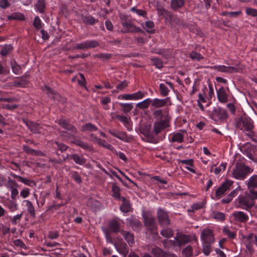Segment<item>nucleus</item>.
Returning a JSON list of instances; mask_svg holds the SVG:
<instances>
[{
    "mask_svg": "<svg viewBox=\"0 0 257 257\" xmlns=\"http://www.w3.org/2000/svg\"><path fill=\"white\" fill-rule=\"evenodd\" d=\"M87 49L94 48L99 46V43L96 40H92L85 41Z\"/></svg>",
    "mask_w": 257,
    "mask_h": 257,
    "instance_id": "obj_51",
    "label": "nucleus"
},
{
    "mask_svg": "<svg viewBox=\"0 0 257 257\" xmlns=\"http://www.w3.org/2000/svg\"><path fill=\"white\" fill-rule=\"evenodd\" d=\"M233 181L226 180L216 191L215 195L218 198H220L227 190L230 189L233 184Z\"/></svg>",
    "mask_w": 257,
    "mask_h": 257,
    "instance_id": "obj_14",
    "label": "nucleus"
},
{
    "mask_svg": "<svg viewBox=\"0 0 257 257\" xmlns=\"http://www.w3.org/2000/svg\"><path fill=\"white\" fill-rule=\"evenodd\" d=\"M22 121L32 133L35 134L42 133V128L38 123L26 118H23Z\"/></svg>",
    "mask_w": 257,
    "mask_h": 257,
    "instance_id": "obj_12",
    "label": "nucleus"
},
{
    "mask_svg": "<svg viewBox=\"0 0 257 257\" xmlns=\"http://www.w3.org/2000/svg\"><path fill=\"white\" fill-rule=\"evenodd\" d=\"M45 90L46 91L48 96L54 100L60 102L62 98L59 94L54 91L50 87L46 86L45 87Z\"/></svg>",
    "mask_w": 257,
    "mask_h": 257,
    "instance_id": "obj_21",
    "label": "nucleus"
},
{
    "mask_svg": "<svg viewBox=\"0 0 257 257\" xmlns=\"http://www.w3.org/2000/svg\"><path fill=\"white\" fill-rule=\"evenodd\" d=\"M119 104L122 107V110L124 113L129 112L133 108L132 103H120Z\"/></svg>",
    "mask_w": 257,
    "mask_h": 257,
    "instance_id": "obj_50",
    "label": "nucleus"
},
{
    "mask_svg": "<svg viewBox=\"0 0 257 257\" xmlns=\"http://www.w3.org/2000/svg\"><path fill=\"white\" fill-rule=\"evenodd\" d=\"M161 234L166 238H170L173 236L174 232L170 228H166L161 230Z\"/></svg>",
    "mask_w": 257,
    "mask_h": 257,
    "instance_id": "obj_36",
    "label": "nucleus"
},
{
    "mask_svg": "<svg viewBox=\"0 0 257 257\" xmlns=\"http://www.w3.org/2000/svg\"><path fill=\"white\" fill-rule=\"evenodd\" d=\"M185 3V0H171V6L172 8L176 10L182 8Z\"/></svg>",
    "mask_w": 257,
    "mask_h": 257,
    "instance_id": "obj_31",
    "label": "nucleus"
},
{
    "mask_svg": "<svg viewBox=\"0 0 257 257\" xmlns=\"http://www.w3.org/2000/svg\"><path fill=\"white\" fill-rule=\"evenodd\" d=\"M35 6L36 9L40 13H44L46 6L45 0H38Z\"/></svg>",
    "mask_w": 257,
    "mask_h": 257,
    "instance_id": "obj_37",
    "label": "nucleus"
},
{
    "mask_svg": "<svg viewBox=\"0 0 257 257\" xmlns=\"http://www.w3.org/2000/svg\"><path fill=\"white\" fill-rule=\"evenodd\" d=\"M13 49V47L11 45H5L1 50V55L6 56L10 54Z\"/></svg>",
    "mask_w": 257,
    "mask_h": 257,
    "instance_id": "obj_41",
    "label": "nucleus"
},
{
    "mask_svg": "<svg viewBox=\"0 0 257 257\" xmlns=\"http://www.w3.org/2000/svg\"><path fill=\"white\" fill-rule=\"evenodd\" d=\"M193 249L191 246L188 245L184 249L183 253L186 257H191L192 255Z\"/></svg>",
    "mask_w": 257,
    "mask_h": 257,
    "instance_id": "obj_55",
    "label": "nucleus"
},
{
    "mask_svg": "<svg viewBox=\"0 0 257 257\" xmlns=\"http://www.w3.org/2000/svg\"><path fill=\"white\" fill-rule=\"evenodd\" d=\"M116 118L122 122L125 125L128 124V121L126 116L124 115H116Z\"/></svg>",
    "mask_w": 257,
    "mask_h": 257,
    "instance_id": "obj_64",
    "label": "nucleus"
},
{
    "mask_svg": "<svg viewBox=\"0 0 257 257\" xmlns=\"http://www.w3.org/2000/svg\"><path fill=\"white\" fill-rule=\"evenodd\" d=\"M30 194V190L28 188H25L23 189L20 192V196L23 198L28 197Z\"/></svg>",
    "mask_w": 257,
    "mask_h": 257,
    "instance_id": "obj_61",
    "label": "nucleus"
},
{
    "mask_svg": "<svg viewBox=\"0 0 257 257\" xmlns=\"http://www.w3.org/2000/svg\"><path fill=\"white\" fill-rule=\"evenodd\" d=\"M147 93L141 91H139L136 93H133L134 100L140 99L144 97Z\"/></svg>",
    "mask_w": 257,
    "mask_h": 257,
    "instance_id": "obj_58",
    "label": "nucleus"
},
{
    "mask_svg": "<svg viewBox=\"0 0 257 257\" xmlns=\"http://www.w3.org/2000/svg\"><path fill=\"white\" fill-rule=\"evenodd\" d=\"M201 239L203 241V243H212L215 240V238L212 230L209 228L204 229L201 233Z\"/></svg>",
    "mask_w": 257,
    "mask_h": 257,
    "instance_id": "obj_11",
    "label": "nucleus"
},
{
    "mask_svg": "<svg viewBox=\"0 0 257 257\" xmlns=\"http://www.w3.org/2000/svg\"><path fill=\"white\" fill-rule=\"evenodd\" d=\"M11 66L13 72L16 74H20L22 73V69L20 65L15 62L11 63Z\"/></svg>",
    "mask_w": 257,
    "mask_h": 257,
    "instance_id": "obj_52",
    "label": "nucleus"
},
{
    "mask_svg": "<svg viewBox=\"0 0 257 257\" xmlns=\"http://www.w3.org/2000/svg\"><path fill=\"white\" fill-rule=\"evenodd\" d=\"M211 243H203V251L205 255H208L211 251Z\"/></svg>",
    "mask_w": 257,
    "mask_h": 257,
    "instance_id": "obj_56",
    "label": "nucleus"
},
{
    "mask_svg": "<svg viewBox=\"0 0 257 257\" xmlns=\"http://www.w3.org/2000/svg\"><path fill=\"white\" fill-rule=\"evenodd\" d=\"M154 27V24L153 22L151 21H148L145 23V27L144 28L146 30L147 32L149 33H153L154 31L152 29Z\"/></svg>",
    "mask_w": 257,
    "mask_h": 257,
    "instance_id": "obj_46",
    "label": "nucleus"
},
{
    "mask_svg": "<svg viewBox=\"0 0 257 257\" xmlns=\"http://www.w3.org/2000/svg\"><path fill=\"white\" fill-rule=\"evenodd\" d=\"M212 68L219 72L228 73H235L238 71V69L236 67L224 65H215Z\"/></svg>",
    "mask_w": 257,
    "mask_h": 257,
    "instance_id": "obj_16",
    "label": "nucleus"
},
{
    "mask_svg": "<svg viewBox=\"0 0 257 257\" xmlns=\"http://www.w3.org/2000/svg\"><path fill=\"white\" fill-rule=\"evenodd\" d=\"M7 187L12 190L13 188H18V184L15 180L10 179L7 182Z\"/></svg>",
    "mask_w": 257,
    "mask_h": 257,
    "instance_id": "obj_60",
    "label": "nucleus"
},
{
    "mask_svg": "<svg viewBox=\"0 0 257 257\" xmlns=\"http://www.w3.org/2000/svg\"><path fill=\"white\" fill-rule=\"evenodd\" d=\"M204 206V203L203 202H197L192 205V209L193 211L197 210L202 208Z\"/></svg>",
    "mask_w": 257,
    "mask_h": 257,
    "instance_id": "obj_63",
    "label": "nucleus"
},
{
    "mask_svg": "<svg viewBox=\"0 0 257 257\" xmlns=\"http://www.w3.org/2000/svg\"><path fill=\"white\" fill-rule=\"evenodd\" d=\"M59 124L63 128L70 131V133L68 134L67 132L62 131L60 132L62 136L68 137L69 138L73 137L74 135L77 133L76 128L72 125L69 122L65 119H60L58 121Z\"/></svg>",
    "mask_w": 257,
    "mask_h": 257,
    "instance_id": "obj_6",
    "label": "nucleus"
},
{
    "mask_svg": "<svg viewBox=\"0 0 257 257\" xmlns=\"http://www.w3.org/2000/svg\"><path fill=\"white\" fill-rule=\"evenodd\" d=\"M222 231L225 235H227L230 238H233L235 236L236 233L233 229L231 228L228 226H224L223 228Z\"/></svg>",
    "mask_w": 257,
    "mask_h": 257,
    "instance_id": "obj_32",
    "label": "nucleus"
},
{
    "mask_svg": "<svg viewBox=\"0 0 257 257\" xmlns=\"http://www.w3.org/2000/svg\"><path fill=\"white\" fill-rule=\"evenodd\" d=\"M159 88L160 93L163 96H166L168 95L170 91L165 84L161 83L159 85Z\"/></svg>",
    "mask_w": 257,
    "mask_h": 257,
    "instance_id": "obj_49",
    "label": "nucleus"
},
{
    "mask_svg": "<svg viewBox=\"0 0 257 257\" xmlns=\"http://www.w3.org/2000/svg\"><path fill=\"white\" fill-rule=\"evenodd\" d=\"M169 101V98L166 97L164 99L154 98L152 100L151 110L161 109V108L166 106Z\"/></svg>",
    "mask_w": 257,
    "mask_h": 257,
    "instance_id": "obj_13",
    "label": "nucleus"
},
{
    "mask_svg": "<svg viewBox=\"0 0 257 257\" xmlns=\"http://www.w3.org/2000/svg\"><path fill=\"white\" fill-rule=\"evenodd\" d=\"M97 130V127L91 123H87L82 126V132H94Z\"/></svg>",
    "mask_w": 257,
    "mask_h": 257,
    "instance_id": "obj_38",
    "label": "nucleus"
},
{
    "mask_svg": "<svg viewBox=\"0 0 257 257\" xmlns=\"http://www.w3.org/2000/svg\"><path fill=\"white\" fill-rule=\"evenodd\" d=\"M24 202L26 203V206L27 207V210L28 212L30 213L31 216L33 217H35V209L34 206H33L32 203L29 200H25Z\"/></svg>",
    "mask_w": 257,
    "mask_h": 257,
    "instance_id": "obj_29",
    "label": "nucleus"
},
{
    "mask_svg": "<svg viewBox=\"0 0 257 257\" xmlns=\"http://www.w3.org/2000/svg\"><path fill=\"white\" fill-rule=\"evenodd\" d=\"M189 57L194 60L200 61L203 59V56L196 51H192L189 54Z\"/></svg>",
    "mask_w": 257,
    "mask_h": 257,
    "instance_id": "obj_44",
    "label": "nucleus"
},
{
    "mask_svg": "<svg viewBox=\"0 0 257 257\" xmlns=\"http://www.w3.org/2000/svg\"><path fill=\"white\" fill-rule=\"evenodd\" d=\"M235 126L243 131L250 132L253 128V121L248 117L241 116L236 119Z\"/></svg>",
    "mask_w": 257,
    "mask_h": 257,
    "instance_id": "obj_3",
    "label": "nucleus"
},
{
    "mask_svg": "<svg viewBox=\"0 0 257 257\" xmlns=\"http://www.w3.org/2000/svg\"><path fill=\"white\" fill-rule=\"evenodd\" d=\"M253 172V169L241 163H236L232 170L233 177L238 180L244 179L248 173Z\"/></svg>",
    "mask_w": 257,
    "mask_h": 257,
    "instance_id": "obj_2",
    "label": "nucleus"
},
{
    "mask_svg": "<svg viewBox=\"0 0 257 257\" xmlns=\"http://www.w3.org/2000/svg\"><path fill=\"white\" fill-rule=\"evenodd\" d=\"M213 218L219 220H224L225 219V215L224 213L220 212H214L213 214Z\"/></svg>",
    "mask_w": 257,
    "mask_h": 257,
    "instance_id": "obj_62",
    "label": "nucleus"
},
{
    "mask_svg": "<svg viewBox=\"0 0 257 257\" xmlns=\"http://www.w3.org/2000/svg\"><path fill=\"white\" fill-rule=\"evenodd\" d=\"M23 148L25 152L28 154L37 156H42L43 155V153L41 151L32 149L27 145H24Z\"/></svg>",
    "mask_w": 257,
    "mask_h": 257,
    "instance_id": "obj_33",
    "label": "nucleus"
},
{
    "mask_svg": "<svg viewBox=\"0 0 257 257\" xmlns=\"http://www.w3.org/2000/svg\"><path fill=\"white\" fill-rule=\"evenodd\" d=\"M3 203L5 206L8 207L12 212L18 209V204L15 200L8 198L4 199Z\"/></svg>",
    "mask_w": 257,
    "mask_h": 257,
    "instance_id": "obj_22",
    "label": "nucleus"
},
{
    "mask_svg": "<svg viewBox=\"0 0 257 257\" xmlns=\"http://www.w3.org/2000/svg\"><path fill=\"white\" fill-rule=\"evenodd\" d=\"M14 177L19 179V180L24 184L30 187H33L36 186V183L33 180H30L19 175H14Z\"/></svg>",
    "mask_w": 257,
    "mask_h": 257,
    "instance_id": "obj_27",
    "label": "nucleus"
},
{
    "mask_svg": "<svg viewBox=\"0 0 257 257\" xmlns=\"http://www.w3.org/2000/svg\"><path fill=\"white\" fill-rule=\"evenodd\" d=\"M255 199H257V192H245L244 194L238 197V207L249 210L254 205Z\"/></svg>",
    "mask_w": 257,
    "mask_h": 257,
    "instance_id": "obj_1",
    "label": "nucleus"
},
{
    "mask_svg": "<svg viewBox=\"0 0 257 257\" xmlns=\"http://www.w3.org/2000/svg\"><path fill=\"white\" fill-rule=\"evenodd\" d=\"M70 159L73 160L75 163L83 165L86 162V159L83 157L82 155H79L76 154H74L70 156Z\"/></svg>",
    "mask_w": 257,
    "mask_h": 257,
    "instance_id": "obj_26",
    "label": "nucleus"
},
{
    "mask_svg": "<svg viewBox=\"0 0 257 257\" xmlns=\"http://www.w3.org/2000/svg\"><path fill=\"white\" fill-rule=\"evenodd\" d=\"M245 13L248 16L253 17L257 16V10L255 9L247 7L245 9Z\"/></svg>",
    "mask_w": 257,
    "mask_h": 257,
    "instance_id": "obj_57",
    "label": "nucleus"
},
{
    "mask_svg": "<svg viewBox=\"0 0 257 257\" xmlns=\"http://www.w3.org/2000/svg\"><path fill=\"white\" fill-rule=\"evenodd\" d=\"M121 199L122 204L120 206V210L124 213L128 212L131 210V205L129 201L123 197Z\"/></svg>",
    "mask_w": 257,
    "mask_h": 257,
    "instance_id": "obj_28",
    "label": "nucleus"
},
{
    "mask_svg": "<svg viewBox=\"0 0 257 257\" xmlns=\"http://www.w3.org/2000/svg\"><path fill=\"white\" fill-rule=\"evenodd\" d=\"M169 121L166 120H159L154 122L153 125V132L156 135H158L165 128L169 126Z\"/></svg>",
    "mask_w": 257,
    "mask_h": 257,
    "instance_id": "obj_10",
    "label": "nucleus"
},
{
    "mask_svg": "<svg viewBox=\"0 0 257 257\" xmlns=\"http://www.w3.org/2000/svg\"><path fill=\"white\" fill-rule=\"evenodd\" d=\"M109 228L114 232L120 231V224L115 220H112L108 224Z\"/></svg>",
    "mask_w": 257,
    "mask_h": 257,
    "instance_id": "obj_35",
    "label": "nucleus"
},
{
    "mask_svg": "<svg viewBox=\"0 0 257 257\" xmlns=\"http://www.w3.org/2000/svg\"><path fill=\"white\" fill-rule=\"evenodd\" d=\"M157 215L159 223L161 226L165 227L170 224L168 215L163 209L161 208L158 209Z\"/></svg>",
    "mask_w": 257,
    "mask_h": 257,
    "instance_id": "obj_15",
    "label": "nucleus"
},
{
    "mask_svg": "<svg viewBox=\"0 0 257 257\" xmlns=\"http://www.w3.org/2000/svg\"><path fill=\"white\" fill-rule=\"evenodd\" d=\"M217 95L218 101L222 103H225L228 101V95L225 88L221 86L217 90Z\"/></svg>",
    "mask_w": 257,
    "mask_h": 257,
    "instance_id": "obj_19",
    "label": "nucleus"
},
{
    "mask_svg": "<svg viewBox=\"0 0 257 257\" xmlns=\"http://www.w3.org/2000/svg\"><path fill=\"white\" fill-rule=\"evenodd\" d=\"M175 239L176 241V245L178 246L184 245L190 241V236L185 234H177Z\"/></svg>",
    "mask_w": 257,
    "mask_h": 257,
    "instance_id": "obj_17",
    "label": "nucleus"
},
{
    "mask_svg": "<svg viewBox=\"0 0 257 257\" xmlns=\"http://www.w3.org/2000/svg\"><path fill=\"white\" fill-rule=\"evenodd\" d=\"M247 185L248 192L252 193L253 192H257V191L254 190V189L257 188L256 175H253L249 178V179L248 180Z\"/></svg>",
    "mask_w": 257,
    "mask_h": 257,
    "instance_id": "obj_20",
    "label": "nucleus"
},
{
    "mask_svg": "<svg viewBox=\"0 0 257 257\" xmlns=\"http://www.w3.org/2000/svg\"><path fill=\"white\" fill-rule=\"evenodd\" d=\"M210 117L216 122H224L228 117V114L225 109L217 106L214 107Z\"/></svg>",
    "mask_w": 257,
    "mask_h": 257,
    "instance_id": "obj_4",
    "label": "nucleus"
},
{
    "mask_svg": "<svg viewBox=\"0 0 257 257\" xmlns=\"http://www.w3.org/2000/svg\"><path fill=\"white\" fill-rule=\"evenodd\" d=\"M14 1V0H1V8L6 9L10 7Z\"/></svg>",
    "mask_w": 257,
    "mask_h": 257,
    "instance_id": "obj_59",
    "label": "nucleus"
},
{
    "mask_svg": "<svg viewBox=\"0 0 257 257\" xmlns=\"http://www.w3.org/2000/svg\"><path fill=\"white\" fill-rule=\"evenodd\" d=\"M152 99L150 98H147L143 101L139 102L137 104V106L139 107L140 109H145L149 107L151 104Z\"/></svg>",
    "mask_w": 257,
    "mask_h": 257,
    "instance_id": "obj_34",
    "label": "nucleus"
},
{
    "mask_svg": "<svg viewBox=\"0 0 257 257\" xmlns=\"http://www.w3.org/2000/svg\"><path fill=\"white\" fill-rule=\"evenodd\" d=\"M144 223L147 230L153 234H158L157 224L155 219L151 214L146 213L144 215Z\"/></svg>",
    "mask_w": 257,
    "mask_h": 257,
    "instance_id": "obj_7",
    "label": "nucleus"
},
{
    "mask_svg": "<svg viewBox=\"0 0 257 257\" xmlns=\"http://www.w3.org/2000/svg\"><path fill=\"white\" fill-rule=\"evenodd\" d=\"M121 234L126 241L130 244L132 245L135 242L134 236L128 231H121Z\"/></svg>",
    "mask_w": 257,
    "mask_h": 257,
    "instance_id": "obj_25",
    "label": "nucleus"
},
{
    "mask_svg": "<svg viewBox=\"0 0 257 257\" xmlns=\"http://www.w3.org/2000/svg\"><path fill=\"white\" fill-rule=\"evenodd\" d=\"M121 24L124 28V30L121 31L122 33H140L143 32L140 27L133 25L130 21L122 20Z\"/></svg>",
    "mask_w": 257,
    "mask_h": 257,
    "instance_id": "obj_9",
    "label": "nucleus"
},
{
    "mask_svg": "<svg viewBox=\"0 0 257 257\" xmlns=\"http://www.w3.org/2000/svg\"><path fill=\"white\" fill-rule=\"evenodd\" d=\"M53 145L54 147L56 148V149L60 151L61 152L65 151L68 148V146L65 145L56 141L53 143Z\"/></svg>",
    "mask_w": 257,
    "mask_h": 257,
    "instance_id": "obj_42",
    "label": "nucleus"
},
{
    "mask_svg": "<svg viewBox=\"0 0 257 257\" xmlns=\"http://www.w3.org/2000/svg\"><path fill=\"white\" fill-rule=\"evenodd\" d=\"M81 19L83 23L86 25H93L98 22L97 19L91 15H81Z\"/></svg>",
    "mask_w": 257,
    "mask_h": 257,
    "instance_id": "obj_24",
    "label": "nucleus"
},
{
    "mask_svg": "<svg viewBox=\"0 0 257 257\" xmlns=\"http://www.w3.org/2000/svg\"><path fill=\"white\" fill-rule=\"evenodd\" d=\"M178 162L179 163H181L182 164L186 165V166L185 167V168L188 170L190 171L192 173L195 172V170L191 167L193 166L192 160H179Z\"/></svg>",
    "mask_w": 257,
    "mask_h": 257,
    "instance_id": "obj_30",
    "label": "nucleus"
},
{
    "mask_svg": "<svg viewBox=\"0 0 257 257\" xmlns=\"http://www.w3.org/2000/svg\"><path fill=\"white\" fill-rule=\"evenodd\" d=\"M119 191V187L118 186L113 184L112 186V192L113 193V196L116 199H121V198H120Z\"/></svg>",
    "mask_w": 257,
    "mask_h": 257,
    "instance_id": "obj_43",
    "label": "nucleus"
},
{
    "mask_svg": "<svg viewBox=\"0 0 257 257\" xmlns=\"http://www.w3.org/2000/svg\"><path fill=\"white\" fill-rule=\"evenodd\" d=\"M126 220L129 225L135 230L140 228L142 226L141 222L135 217H130Z\"/></svg>",
    "mask_w": 257,
    "mask_h": 257,
    "instance_id": "obj_23",
    "label": "nucleus"
},
{
    "mask_svg": "<svg viewBox=\"0 0 257 257\" xmlns=\"http://www.w3.org/2000/svg\"><path fill=\"white\" fill-rule=\"evenodd\" d=\"M152 64L155 66L157 68L161 69L163 67L162 61L157 58H153L151 59Z\"/></svg>",
    "mask_w": 257,
    "mask_h": 257,
    "instance_id": "obj_45",
    "label": "nucleus"
},
{
    "mask_svg": "<svg viewBox=\"0 0 257 257\" xmlns=\"http://www.w3.org/2000/svg\"><path fill=\"white\" fill-rule=\"evenodd\" d=\"M152 111V115L154 117L159 120H168L170 119L169 116V109L168 108H165L162 109H157L154 110H151Z\"/></svg>",
    "mask_w": 257,
    "mask_h": 257,
    "instance_id": "obj_8",
    "label": "nucleus"
},
{
    "mask_svg": "<svg viewBox=\"0 0 257 257\" xmlns=\"http://www.w3.org/2000/svg\"><path fill=\"white\" fill-rule=\"evenodd\" d=\"M234 219L240 222H246L248 220V216L242 211H236L232 213Z\"/></svg>",
    "mask_w": 257,
    "mask_h": 257,
    "instance_id": "obj_18",
    "label": "nucleus"
},
{
    "mask_svg": "<svg viewBox=\"0 0 257 257\" xmlns=\"http://www.w3.org/2000/svg\"><path fill=\"white\" fill-rule=\"evenodd\" d=\"M183 141L184 137L181 133H176L174 134L171 139V141L172 142H177L180 143L183 142Z\"/></svg>",
    "mask_w": 257,
    "mask_h": 257,
    "instance_id": "obj_39",
    "label": "nucleus"
},
{
    "mask_svg": "<svg viewBox=\"0 0 257 257\" xmlns=\"http://www.w3.org/2000/svg\"><path fill=\"white\" fill-rule=\"evenodd\" d=\"M9 20H24V16L21 13H16L8 17Z\"/></svg>",
    "mask_w": 257,
    "mask_h": 257,
    "instance_id": "obj_54",
    "label": "nucleus"
},
{
    "mask_svg": "<svg viewBox=\"0 0 257 257\" xmlns=\"http://www.w3.org/2000/svg\"><path fill=\"white\" fill-rule=\"evenodd\" d=\"M132 12L135 13L138 16L145 17L147 15V12L143 10H139L137 9L136 7H133L130 9Z\"/></svg>",
    "mask_w": 257,
    "mask_h": 257,
    "instance_id": "obj_53",
    "label": "nucleus"
},
{
    "mask_svg": "<svg viewBox=\"0 0 257 257\" xmlns=\"http://www.w3.org/2000/svg\"><path fill=\"white\" fill-rule=\"evenodd\" d=\"M242 238L246 248L250 254H252L254 251L253 245L255 244L257 235L253 233H249L246 235H242Z\"/></svg>",
    "mask_w": 257,
    "mask_h": 257,
    "instance_id": "obj_5",
    "label": "nucleus"
},
{
    "mask_svg": "<svg viewBox=\"0 0 257 257\" xmlns=\"http://www.w3.org/2000/svg\"><path fill=\"white\" fill-rule=\"evenodd\" d=\"M111 54L109 53H99L94 55V57L105 61L109 59L111 57Z\"/></svg>",
    "mask_w": 257,
    "mask_h": 257,
    "instance_id": "obj_47",
    "label": "nucleus"
},
{
    "mask_svg": "<svg viewBox=\"0 0 257 257\" xmlns=\"http://www.w3.org/2000/svg\"><path fill=\"white\" fill-rule=\"evenodd\" d=\"M77 146L87 150H91V147L86 143L80 140H75L74 142Z\"/></svg>",
    "mask_w": 257,
    "mask_h": 257,
    "instance_id": "obj_40",
    "label": "nucleus"
},
{
    "mask_svg": "<svg viewBox=\"0 0 257 257\" xmlns=\"http://www.w3.org/2000/svg\"><path fill=\"white\" fill-rule=\"evenodd\" d=\"M151 252L154 255V257H162L163 256V250L158 247L153 248Z\"/></svg>",
    "mask_w": 257,
    "mask_h": 257,
    "instance_id": "obj_48",
    "label": "nucleus"
}]
</instances>
